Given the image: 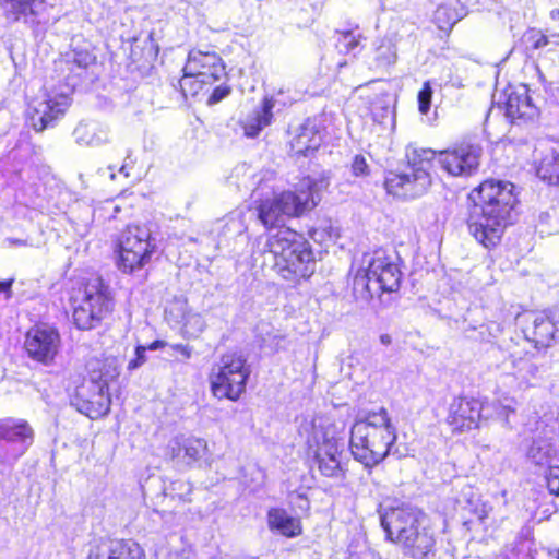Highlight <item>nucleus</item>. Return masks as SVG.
Here are the masks:
<instances>
[{
	"label": "nucleus",
	"mask_w": 559,
	"mask_h": 559,
	"mask_svg": "<svg viewBox=\"0 0 559 559\" xmlns=\"http://www.w3.org/2000/svg\"><path fill=\"white\" fill-rule=\"evenodd\" d=\"M511 182L493 179L481 182L472 190L474 205L467 225L474 238L486 248L496 247L510 222L516 197Z\"/></svg>",
	"instance_id": "f257e3e1"
},
{
	"label": "nucleus",
	"mask_w": 559,
	"mask_h": 559,
	"mask_svg": "<svg viewBox=\"0 0 559 559\" xmlns=\"http://www.w3.org/2000/svg\"><path fill=\"white\" fill-rule=\"evenodd\" d=\"M396 440V429L385 408L369 412L350 429L349 447L355 460L366 467L381 463Z\"/></svg>",
	"instance_id": "f03ea898"
},
{
	"label": "nucleus",
	"mask_w": 559,
	"mask_h": 559,
	"mask_svg": "<svg viewBox=\"0 0 559 559\" xmlns=\"http://www.w3.org/2000/svg\"><path fill=\"white\" fill-rule=\"evenodd\" d=\"M265 252L273 269L284 280L308 278L314 272V257L309 242L292 229H280L270 236Z\"/></svg>",
	"instance_id": "7ed1b4c3"
},
{
	"label": "nucleus",
	"mask_w": 559,
	"mask_h": 559,
	"mask_svg": "<svg viewBox=\"0 0 559 559\" xmlns=\"http://www.w3.org/2000/svg\"><path fill=\"white\" fill-rule=\"evenodd\" d=\"M307 443L313 449V461L324 477L341 480L345 477L341 457L343 453L342 429L329 417L317 416L305 425Z\"/></svg>",
	"instance_id": "20e7f679"
},
{
	"label": "nucleus",
	"mask_w": 559,
	"mask_h": 559,
	"mask_svg": "<svg viewBox=\"0 0 559 559\" xmlns=\"http://www.w3.org/2000/svg\"><path fill=\"white\" fill-rule=\"evenodd\" d=\"M328 186L325 178L318 180L306 178L298 194L287 191L263 200L258 207L259 219L265 227H273L282 221L283 216H299L317 206L321 191Z\"/></svg>",
	"instance_id": "39448f33"
},
{
	"label": "nucleus",
	"mask_w": 559,
	"mask_h": 559,
	"mask_svg": "<svg viewBox=\"0 0 559 559\" xmlns=\"http://www.w3.org/2000/svg\"><path fill=\"white\" fill-rule=\"evenodd\" d=\"M366 262L367 269L354 277L353 289L357 298L369 300L383 292L392 293L400 288L402 272L384 250H374Z\"/></svg>",
	"instance_id": "423d86ee"
},
{
	"label": "nucleus",
	"mask_w": 559,
	"mask_h": 559,
	"mask_svg": "<svg viewBox=\"0 0 559 559\" xmlns=\"http://www.w3.org/2000/svg\"><path fill=\"white\" fill-rule=\"evenodd\" d=\"M118 374L114 361H106L98 376L93 371L91 379L84 380L75 389L71 404L80 413L92 419L107 415L111 404L108 383L116 379Z\"/></svg>",
	"instance_id": "0eeeda50"
},
{
	"label": "nucleus",
	"mask_w": 559,
	"mask_h": 559,
	"mask_svg": "<svg viewBox=\"0 0 559 559\" xmlns=\"http://www.w3.org/2000/svg\"><path fill=\"white\" fill-rule=\"evenodd\" d=\"M250 370L246 360L236 354H226L212 368L211 391L217 399L237 401L245 392Z\"/></svg>",
	"instance_id": "6e6552de"
},
{
	"label": "nucleus",
	"mask_w": 559,
	"mask_h": 559,
	"mask_svg": "<svg viewBox=\"0 0 559 559\" xmlns=\"http://www.w3.org/2000/svg\"><path fill=\"white\" fill-rule=\"evenodd\" d=\"M119 247V267L126 273L144 267L155 249L150 229L140 225H129L123 230Z\"/></svg>",
	"instance_id": "1a4fd4ad"
},
{
	"label": "nucleus",
	"mask_w": 559,
	"mask_h": 559,
	"mask_svg": "<svg viewBox=\"0 0 559 559\" xmlns=\"http://www.w3.org/2000/svg\"><path fill=\"white\" fill-rule=\"evenodd\" d=\"M34 441V430L21 418L0 419V461H15L22 456Z\"/></svg>",
	"instance_id": "9d476101"
},
{
	"label": "nucleus",
	"mask_w": 559,
	"mask_h": 559,
	"mask_svg": "<svg viewBox=\"0 0 559 559\" xmlns=\"http://www.w3.org/2000/svg\"><path fill=\"white\" fill-rule=\"evenodd\" d=\"M483 150L478 144L461 142L438 152V164L454 177L472 176L479 167Z\"/></svg>",
	"instance_id": "9b49d317"
},
{
	"label": "nucleus",
	"mask_w": 559,
	"mask_h": 559,
	"mask_svg": "<svg viewBox=\"0 0 559 559\" xmlns=\"http://www.w3.org/2000/svg\"><path fill=\"white\" fill-rule=\"evenodd\" d=\"M493 102L504 109L507 118L513 123L533 121L538 116V108L524 84L508 85L503 91L493 94Z\"/></svg>",
	"instance_id": "f8f14e48"
},
{
	"label": "nucleus",
	"mask_w": 559,
	"mask_h": 559,
	"mask_svg": "<svg viewBox=\"0 0 559 559\" xmlns=\"http://www.w3.org/2000/svg\"><path fill=\"white\" fill-rule=\"evenodd\" d=\"M424 513L412 507L392 508L381 515V525L390 540L400 544L408 534L419 528Z\"/></svg>",
	"instance_id": "ddd939ff"
},
{
	"label": "nucleus",
	"mask_w": 559,
	"mask_h": 559,
	"mask_svg": "<svg viewBox=\"0 0 559 559\" xmlns=\"http://www.w3.org/2000/svg\"><path fill=\"white\" fill-rule=\"evenodd\" d=\"M24 346L32 359L50 365L59 352L60 335L51 326L35 325L26 333Z\"/></svg>",
	"instance_id": "4468645a"
},
{
	"label": "nucleus",
	"mask_w": 559,
	"mask_h": 559,
	"mask_svg": "<svg viewBox=\"0 0 559 559\" xmlns=\"http://www.w3.org/2000/svg\"><path fill=\"white\" fill-rule=\"evenodd\" d=\"M70 104L69 96L63 93L47 94L41 100H34L27 111L31 126L37 132L44 131L64 115Z\"/></svg>",
	"instance_id": "2eb2a0df"
},
{
	"label": "nucleus",
	"mask_w": 559,
	"mask_h": 559,
	"mask_svg": "<svg viewBox=\"0 0 559 559\" xmlns=\"http://www.w3.org/2000/svg\"><path fill=\"white\" fill-rule=\"evenodd\" d=\"M165 318L169 324L179 326L185 337H198L206 326L203 317L192 311L188 301L181 297H175L170 300L165 309Z\"/></svg>",
	"instance_id": "dca6fc26"
},
{
	"label": "nucleus",
	"mask_w": 559,
	"mask_h": 559,
	"mask_svg": "<svg viewBox=\"0 0 559 559\" xmlns=\"http://www.w3.org/2000/svg\"><path fill=\"white\" fill-rule=\"evenodd\" d=\"M431 183L429 171L417 169L411 174L390 173L384 182L389 194L402 199H414L427 191Z\"/></svg>",
	"instance_id": "f3484780"
},
{
	"label": "nucleus",
	"mask_w": 559,
	"mask_h": 559,
	"mask_svg": "<svg viewBox=\"0 0 559 559\" xmlns=\"http://www.w3.org/2000/svg\"><path fill=\"white\" fill-rule=\"evenodd\" d=\"M188 75L200 78L201 83L212 85L226 75L222 58L216 52L191 50L183 68Z\"/></svg>",
	"instance_id": "a211bd4d"
},
{
	"label": "nucleus",
	"mask_w": 559,
	"mask_h": 559,
	"mask_svg": "<svg viewBox=\"0 0 559 559\" xmlns=\"http://www.w3.org/2000/svg\"><path fill=\"white\" fill-rule=\"evenodd\" d=\"M480 413L478 400L459 397L450 404L447 423L455 432L468 431L478 427Z\"/></svg>",
	"instance_id": "6ab92c4d"
},
{
	"label": "nucleus",
	"mask_w": 559,
	"mask_h": 559,
	"mask_svg": "<svg viewBox=\"0 0 559 559\" xmlns=\"http://www.w3.org/2000/svg\"><path fill=\"white\" fill-rule=\"evenodd\" d=\"M87 559H145V555L133 540L102 539L91 545Z\"/></svg>",
	"instance_id": "aec40b11"
},
{
	"label": "nucleus",
	"mask_w": 559,
	"mask_h": 559,
	"mask_svg": "<svg viewBox=\"0 0 559 559\" xmlns=\"http://www.w3.org/2000/svg\"><path fill=\"white\" fill-rule=\"evenodd\" d=\"M81 304H91L98 316L104 319L114 309V299L110 288L100 277L90 278L84 285L78 288Z\"/></svg>",
	"instance_id": "412c9836"
},
{
	"label": "nucleus",
	"mask_w": 559,
	"mask_h": 559,
	"mask_svg": "<svg viewBox=\"0 0 559 559\" xmlns=\"http://www.w3.org/2000/svg\"><path fill=\"white\" fill-rule=\"evenodd\" d=\"M525 321L523 333L526 341L536 348L549 347L556 333L552 320L544 312H536L526 314Z\"/></svg>",
	"instance_id": "4be33fe9"
},
{
	"label": "nucleus",
	"mask_w": 559,
	"mask_h": 559,
	"mask_svg": "<svg viewBox=\"0 0 559 559\" xmlns=\"http://www.w3.org/2000/svg\"><path fill=\"white\" fill-rule=\"evenodd\" d=\"M167 449L173 460L190 465L205 454L207 443L201 438L178 436L169 441Z\"/></svg>",
	"instance_id": "5701e85b"
},
{
	"label": "nucleus",
	"mask_w": 559,
	"mask_h": 559,
	"mask_svg": "<svg viewBox=\"0 0 559 559\" xmlns=\"http://www.w3.org/2000/svg\"><path fill=\"white\" fill-rule=\"evenodd\" d=\"M509 357L512 365L511 376L514 378L518 389L525 390L540 379V368L534 361L533 355L526 353L521 356L514 352Z\"/></svg>",
	"instance_id": "b1692460"
},
{
	"label": "nucleus",
	"mask_w": 559,
	"mask_h": 559,
	"mask_svg": "<svg viewBox=\"0 0 559 559\" xmlns=\"http://www.w3.org/2000/svg\"><path fill=\"white\" fill-rule=\"evenodd\" d=\"M400 545L412 558L428 559L430 555H433L436 539L433 533L428 527L421 525L419 528L408 534Z\"/></svg>",
	"instance_id": "393cba45"
},
{
	"label": "nucleus",
	"mask_w": 559,
	"mask_h": 559,
	"mask_svg": "<svg viewBox=\"0 0 559 559\" xmlns=\"http://www.w3.org/2000/svg\"><path fill=\"white\" fill-rule=\"evenodd\" d=\"M290 148L296 155H307L316 151L321 143V136L316 123L307 119L304 123L297 126L292 131Z\"/></svg>",
	"instance_id": "a878e982"
},
{
	"label": "nucleus",
	"mask_w": 559,
	"mask_h": 559,
	"mask_svg": "<svg viewBox=\"0 0 559 559\" xmlns=\"http://www.w3.org/2000/svg\"><path fill=\"white\" fill-rule=\"evenodd\" d=\"M274 100L264 98L261 106L255 108L242 122L245 135L247 138H255L261 130L270 126L273 119Z\"/></svg>",
	"instance_id": "bb28decb"
},
{
	"label": "nucleus",
	"mask_w": 559,
	"mask_h": 559,
	"mask_svg": "<svg viewBox=\"0 0 559 559\" xmlns=\"http://www.w3.org/2000/svg\"><path fill=\"white\" fill-rule=\"evenodd\" d=\"M267 524L271 531L286 537H296L301 534L300 521L290 516L284 509L272 508L267 512Z\"/></svg>",
	"instance_id": "cd10ccee"
},
{
	"label": "nucleus",
	"mask_w": 559,
	"mask_h": 559,
	"mask_svg": "<svg viewBox=\"0 0 559 559\" xmlns=\"http://www.w3.org/2000/svg\"><path fill=\"white\" fill-rule=\"evenodd\" d=\"M78 299L79 289H75L70 298L75 325L81 330H90L99 324L103 319L93 310L91 304H81Z\"/></svg>",
	"instance_id": "c85d7f7f"
},
{
	"label": "nucleus",
	"mask_w": 559,
	"mask_h": 559,
	"mask_svg": "<svg viewBox=\"0 0 559 559\" xmlns=\"http://www.w3.org/2000/svg\"><path fill=\"white\" fill-rule=\"evenodd\" d=\"M2 9L11 21H19L21 17L37 15L44 7L41 0H2Z\"/></svg>",
	"instance_id": "c756f323"
},
{
	"label": "nucleus",
	"mask_w": 559,
	"mask_h": 559,
	"mask_svg": "<svg viewBox=\"0 0 559 559\" xmlns=\"http://www.w3.org/2000/svg\"><path fill=\"white\" fill-rule=\"evenodd\" d=\"M527 457L533 464L545 469L559 462V456L552 445L544 441H534L528 449Z\"/></svg>",
	"instance_id": "7c9ffc66"
},
{
	"label": "nucleus",
	"mask_w": 559,
	"mask_h": 559,
	"mask_svg": "<svg viewBox=\"0 0 559 559\" xmlns=\"http://www.w3.org/2000/svg\"><path fill=\"white\" fill-rule=\"evenodd\" d=\"M406 157L408 164L412 166V173L417 169H425L428 171L431 160H438V152L430 148H421L413 145L407 146Z\"/></svg>",
	"instance_id": "2f4dec72"
},
{
	"label": "nucleus",
	"mask_w": 559,
	"mask_h": 559,
	"mask_svg": "<svg viewBox=\"0 0 559 559\" xmlns=\"http://www.w3.org/2000/svg\"><path fill=\"white\" fill-rule=\"evenodd\" d=\"M537 175L550 185H559V150L544 156L537 168Z\"/></svg>",
	"instance_id": "473e14b6"
},
{
	"label": "nucleus",
	"mask_w": 559,
	"mask_h": 559,
	"mask_svg": "<svg viewBox=\"0 0 559 559\" xmlns=\"http://www.w3.org/2000/svg\"><path fill=\"white\" fill-rule=\"evenodd\" d=\"M337 35L336 47L344 53L355 55L364 39L362 34L358 29L337 31Z\"/></svg>",
	"instance_id": "72a5a7b5"
},
{
	"label": "nucleus",
	"mask_w": 559,
	"mask_h": 559,
	"mask_svg": "<svg viewBox=\"0 0 559 559\" xmlns=\"http://www.w3.org/2000/svg\"><path fill=\"white\" fill-rule=\"evenodd\" d=\"M376 61L379 67H388L396 61V48L390 41H383L376 51Z\"/></svg>",
	"instance_id": "f704fd0d"
},
{
	"label": "nucleus",
	"mask_w": 559,
	"mask_h": 559,
	"mask_svg": "<svg viewBox=\"0 0 559 559\" xmlns=\"http://www.w3.org/2000/svg\"><path fill=\"white\" fill-rule=\"evenodd\" d=\"M74 135H75L76 142L79 144H84V145H91V146L99 145L106 141V139H103L102 136L96 135L94 130L92 128H90L87 124H80L79 127H76V129L74 130Z\"/></svg>",
	"instance_id": "c9c22d12"
},
{
	"label": "nucleus",
	"mask_w": 559,
	"mask_h": 559,
	"mask_svg": "<svg viewBox=\"0 0 559 559\" xmlns=\"http://www.w3.org/2000/svg\"><path fill=\"white\" fill-rule=\"evenodd\" d=\"M203 85H209L207 83H201L200 78H195L192 75H188L183 72V76L179 81L180 90L185 97L195 96Z\"/></svg>",
	"instance_id": "e433bc0d"
},
{
	"label": "nucleus",
	"mask_w": 559,
	"mask_h": 559,
	"mask_svg": "<svg viewBox=\"0 0 559 559\" xmlns=\"http://www.w3.org/2000/svg\"><path fill=\"white\" fill-rule=\"evenodd\" d=\"M523 39L525 44L527 45V48H531L533 50H539L547 48V34H544L542 31L536 28L528 29L524 36Z\"/></svg>",
	"instance_id": "4c0bfd02"
},
{
	"label": "nucleus",
	"mask_w": 559,
	"mask_h": 559,
	"mask_svg": "<svg viewBox=\"0 0 559 559\" xmlns=\"http://www.w3.org/2000/svg\"><path fill=\"white\" fill-rule=\"evenodd\" d=\"M170 496L177 498L180 501H190V495L192 492V486L186 480H175L169 487Z\"/></svg>",
	"instance_id": "58836bf2"
},
{
	"label": "nucleus",
	"mask_w": 559,
	"mask_h": 559,
	"mask_svg": "<svg viewBox=\"0 0 559 559\" xmlns=\"http://www.w3.org/2000/svg\"><path fill=\"white\" fill-rule=\"evenodd\" d=\"M436 20L440 22V28L444 29L453 26L459 17L450 7L440 5L436 11Z\"/></svg>",
	"instance_id": "ea45409f"
},
{
	"label": "nucleus",
	"mask_w": 559,
	"mask_h": 559,
	"mask_svg": "<svg viewBox=\"0 0 559 559\" xmlns=\"http://www.w3.org/2000/svg\"><path fill=\"white\" fill-rule=\"evenodd\" d=\"M545 479L549 492L559 496V462L546 469Z\"/></svg>",
	"instance_id": "a19ab883"
},
{
	"label": "nucleus",
	"mask_w": 559,
	"mask_h": 559,
	"mask_svg": "<svg viewBox=\"0 0 559 559\" xmlns=\"http://www.w3.org/2000/svg\"><path fill=\"white\" fill-rule=\"evenodd\" d=\"M432 97V88L429 82H425L423 88L418 93V109L423 115H426L430 109Z\"/></svg>",
	"instance_id": "79ce46f5"
},
{
	"label": "nucleus",
	"mask_w": 559,
	"mask_h": 559,
	"mask_svg": "<svg viewBox=\"0 0 559 559\" xmlns=\"http://www.w3.org/2000/svg\"><path fill=\"white\" fill-rule=\"evenodd\" d=\"M231 92V88L229 85L227 84H221L218 86H216L211 95L209 96L207 100H206V104L209 106H213L217 103H219L221 100H223L224 98H226Z\"/></svg>",
	"instance_id": "37998d69"
},
{
	"label": "nucleus",
	"mask_w": 559,
	"mask_h": 559,
	"mask_svg": "<svg viewBox=\"0 0 559 559\" xmlns=\"http://www.w3.org/2000/svg\"><path fill=\"white\" fill-rule=\"evenodd\" d=\"M352 171L355 176H366L369 173V166L362 155H356L352 163Z\"/></svg>",
	"instance_id": "c03bdc74"
},
{
	"label": "nucleus",
	"mask_w": 559,
	"mask_h": 559,
	"mask_svg": "<svg viewBox=\"0 0 559 559\" xmlns=\"http://www.w3.org/2000/svg\"><path fill=\"white\" fill-rule=\"evenodd\" d=\"M146 347L138 346L135 349V358L131 359L128 364L129 370H134L145 362Z\"/></svg>",
	"instance_id": "a18cd8bd"
},
{
	"label": "nucleus",
	"mask_w": 559,
	"mask_h": 559,
	"mask_svg": "<svg viewBox=\"0 0 559 559\" xmlns=\"http://www.w3.org/2000/svg\"><path fill=\"white\" fill-rule=\"evenodd\" d=\"M170 348L179 353L185 359H189L191 357L192 348L188 345L183 344H173L170 345Z\"/></svg>",
	"instance_id": "49530a36"
},
{
	"label": "nucleus",
	"mask_w": 559,
	"mask_h": 559,
	"mask_svg": "<svg viewBox=\"0 0 559 559\" xmlns=\"http://www.w3.org/2000/svg\"><path fill=\"white\" fill-rule=\"evenodd\" d=\"M559 46V33H548L547 34V47L549 50H554Z\"/></svg>",
	"instance_id": "de8ad7c7"
},
{
	"label": "nucleus",
	"mask_w": 559,
	"mask_h": 559,
	"mask_svg": "<svg viewBox=\"0 0 559 559\" xmlns=\"http://www.w3.org/2000/svg\"><path fill=\"white\" fill-rule=\"evenodd\" d=\"M92 61V57L88 53H78L74 58V62H76L80 67H86Z\"/></svg>",
	"instance_id": "09e8293b"
},
{
	"label": "nucleus",
	"mask_w": 559,
	"mask_h": 559,
	"mask_svg": "<svg viewBox=\"0 0 559 559\" xmlns=\"http://www.w3.org/2000/svg\"><path fill=\"white\" fill-rule=\"evenodd\" d=\"M13 281L0 282V290L7 293V298L11 296V286Z\"/></svg>",
	"instance_id": "8fccbe9b"
},
{
	"label": "nucleus",
	"mask_w": 559,
	"mask_h": 559,
	"mask_svg": "<svg viewBox=\"0 0 559 559\" xmlns=\"http://www.w3.org/2000/svg\"><path fill=\"white\" fill-rule=\"evenodd\" d=\"M500 407L504 414V420L508 421V414L514 413V408L511 407L510 405H504V404H500Z\"/></svg>",
	"instance_id": "3c124183"
},
{
	"label": "nucleus",
	"mask_w": 559,
	"mask_h": 559,
	"mask_svg": "<svg viewBox=\"0 0 559 559\" xmlns=\"http://www.w3.org/2000/svg\"><path fill=\"white\" fill-rule=\"evenodd\" d=\"M165 343L164 342H160V341H155L153 342L147 348L151 349V350H155V349H158L160 348L162 346H164Z\"/></svg>",
	"instance_id": "603ef678"
},
{
	"label": "nucleus",
	"mask_w": 559,
	"mask_h": 559,
	"mask_svg": "<svg viewBox=\"0 0 559 559\" xmlns=\"http://www.w3.org/2000/svg\"><path fill=\"white\" fill-rule=\"evenodd\" d=\"M380 342L383 344V345H390L392 340H391V336L389 334H382L380 336Z\"/></svg>",
	"instance_id": "864d4df0"
},
{
	"label": "nucleus",
	"mask_w": 559,
	"mask_h": 559,
	"mask_svg": "<svg viewBox=\"0 0 559 559\" xmlns=\"http://www.w3.org/2000/svg\"><path fill=\"white\" fill-rule=\"evenodd\" d=\"M8 241H9L11 245H16V246L25 245V242H24L23 240H19V239H8Z\"/></svg>",
	"instance_id": "5fc2aeb1"
},
{
	"label": "nucleus",
	"mask_w": 559,
	"mask_h": 559,
	"mask_svg": "<svg viewBox=\"0 0 559 559\" xmlns=\"http://www.w3.org/2000/svg\"><path fill=\"white\" fill-rule=\"evenodd\" d=\"M550 16H551L552 20H557L559 17V10H557V9L552 10L550 12Z\"/></svg>",
	"instance_id": "6e6d98bb"
},
{
	"label": "nucleus",
	"mask_w": 559,
	"mask_h": 559,
	"mask_svg": "<svg viewBox=\"0 0 559 559\" xmlns=\"http://www.w3.org/2000/svg\"><path fill=\"white\" fill-rule=\"evenodd\" d=\"M173 559H187L183 555L176 554Z\"/></svg>",
	"instance_id": "4d7b16f0"
}]
</instances>
